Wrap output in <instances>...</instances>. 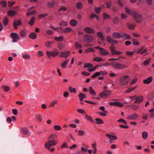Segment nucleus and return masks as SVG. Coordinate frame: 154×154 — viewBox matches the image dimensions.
<instances>
[{
	"instance_id": "obj_38",
	"label": "nucleus",
	"mask_w": 154,
	"mask_h": 154,
	"mask_svg": "<svg viewBox=\"0 0 154 154\" xmlns=\"http://www.w3.org/2000/svg\"><path fill=\"white\" fill-rule=\"evenodd\" d=\"M142 136L143 138V139H146L148 136V134L145 131H143L142 134Z\"/></svg>"
},
{
	"instance_id": "obj_58",
	"label": "nucleus",
	"mask_w": 154,
	"mask_h": 154,
	"mask_svg": "<svg viewBox=\"0 0 154 154\" xmlns=\"http://www.w3.org/2000/svg\"><path fill=\"white\" fill-rule=\"evenodd\" d=\"M103 19L105 20L110 19V18L109 16L106 13L103 14Z\"/></svg>"
},
{
	"instance_id": "obj_15",
	"label": "nucleus",
	"mask_w": 154,
	"mask_h": 154,
	"mask_svg": "<svg viewBox=\"0 0 154 154\" xmlns=\"http://www.w3.org/2000/svg\"><path fill=\"white\" fill-rule=\"evenodd\" d=\"M56 2L54 0L51 2H47V6L49 8H52L54 6Z\"/></svg>"
},
{
	"instance_id": "obj_35",
	"label": "nucleus",
	"mask_w": 154,
	"mask_h": 154,
	"mask_svg": "<svg viewBox=\"0 0 154 154\" xmlns=\"http://www.w3.org/2000/svg\"><path fill=\"white\" fill-rule=\"evenodd\" d=\"M149 116L150 118H152L154 116V108L149 111Z\"/></svg>"
},
{
	"instance_id": "obj_47",
	"label": "nucleus",
	"mask_w": 154,
	"mask_h": 154,
	"mask_svg": "<svg viewBox=\"0 0 154 154\" xmlns=\"http://www.w3.org/2000/svg\"><path fill=\"white\" fill-rule=\"evenodd\" d=\"M128 106H130L131 108H132L134 110H137L139 109L140 107L139 106H137L136 105L134 104L131 105L130 106L128 105Z\"/></svg>"
},
{
	"instance_id": "obj_21",
	"label": "nucleus",
	"mask_w": 154,
	"mask_h": 154,
	"mask_svg": "<svg viewBox=\"0 0 154 154\" xmlns=\"http://www.w3.org/2000/svg\"><path fill=\"white\" fill-rule=\"evenodd\" d=\"M28 37L29 38L32 39H35L36 38L37 35L35 32H33L30 33L29 34Z\"/></svg>"
},
{
	"instance_id": "obj_24",
	"label": "nucleus",
	"mask_w": 154,
	"mask_h": 154,
	"mask_svg": "<svg viewBox=\"0 0 154 154\" xmlns=\"http://www.w3.org/2000/svg\"><path fill=\"white\" fill-rule=\"evenodd\" d=\"M76 6L77 9L81 10L83 7V4L81 2H79L76 3Z\"/></svg>"
},
{
	"instance_id": "obj_12",
	"label": "nucleus",
	"mask_w": 154,
	"mask_h": 154,
	"mask_svg": "<svg viewBox=\"0 0 154 154\" xmlns=\"http://www.w3.org/2000/svg\"><path fill=\"white\" fill-rule=\"evenodd\" d=\"M99 53L102 55L106 56L108 55L109 54V52L106 50L102 48L101 50L99 51Z\"/></svg>"
},
{
	"instance_id": "obj_32",
	"label": "nucleus",
	"mask_w": 154,
	"mask_h": 154,
	"mask_svg": "<svg viewBox=\"0 0 154 154\" xmlns=\"http://www.w3.org/2000/svg\"><path fill=\"white\" fill-rule=\"evenodd\" d=\"M68 89L69 91L72 93H76L77 92L76 88H72L71 86L69 87Z\"/></svg>"
},
{
	"instance_id": "obj_6",
	"label": "nucleus",
	"mask_w": 154,
	"mask_h": 154,
	"mask_svg": "<svg viewBox=\"0 0 154 154\" xmlns=\"http://www.w3.org/2000/svg\"><path fill=\"white\" fill-rule=\"evenodd\" d=\"M111 93L110 90L104 91L99 94V96L101 98L107 97L109 96Z\"/></svg>"
},
{
	"instance_id": "obj_55",
	"label": "nucleus",
	"mask_w": 154,
	"mask_h": 154,
	"mask_svg": "<svg viewBox=\"0 0 154 154\" xmlns=\"http://www.w3.org/2000/svg\"><path fill=\"white\" fill-rule=\"evenodd\" d=\"M85 132L82 130H79L78 131V135L79 136H82L85 134Z\"/></svg>"
},
{
	"instance_id": "obj_48",
	"label": "nucleus",
	"mask_w": 154,
	"mask_h": 154,
	"mask_svg": "<svg viewBox=\"0 0 154 154\" xmlns=\"http://www.w3.org/2000/svg\"><path fill=\"white\" fill-rule=\"evenodd\" d=\"M72 31V29L71 28L67 27L65 29L63 32L65 33H69Z\"/></svg>"
},
{
	"instance_id": "obj_17",
	"label": "nucleus",
	"mask_w": 154,
	"mask_h": 154,
	"mask_svg": "<svg viewBox=\"0 0 154 154\" xmlns=\"http://www.w3.org/2000/svg\"><path fill=\"white\" fill-rule=\"evenodd\" d=\"M152 80V77L151 76H150L146 79L144 80L143 83L145 84H149L151 82Z\"/></svg>"
},
{
	"instance_id": "obj_64",
	"label": "nucleus",
	"mask_w": 154,
	"mask_h": 154,
	"mask_svg": "<svg viewBox=\"0 0 154 154\" xmlns=\"http://www.w3.org/2000/svg\"><path fill=\"white\" fill-rule=\"evenodd\" d=\"M77 111L82 114H84L85 113V112L82 109H77Z\"/></svg>"
},
{
	"instance_id": "obj_51",
	"label": "nucleus",
	"mask_w": 154,
	"mask_h": 154,
	"mask_svg": "<svg viewBox=\"0 0 154 154\" xmlns=\"http://www.w3.org/2000/svg\"><path fill=\"white\" fill-rule=\"evenodd\" d=\"M93 66V64L90 63H87L86 64H85L84 65V68H89L91 67H92Z\"/></svg>"
},
{
	"instance_id": "obj_49",
	"label": "nucleus",
	"mask_w": 154,
	"mask_h": 154,
	"mask_svg": "<svg viewBox=\"0 0 154 154\" xmlns=\"http://www.w3.org/2000/svg\"><path fill=\"white\" fill-rule=\"evenodd\" d=\"M52 44V42H47L45 43V45L47 47L51 48Z\"/></svg>"
},
{
	"instance_id": "obj_29",
	"label": "nucleus",
	"mask_w": 154,
	"mask_h": 154,
	"mask_svg": "<svg viewBox=\"0 0 154 154\" xmlns=\"http://www.w3.org/2000/svg\"><path fill=\"white\" fill-rule=\"evenodd\" d=\"M113 38L109 35H108L106 36V40L107 42L109 43L112 44V42L113 40Z\"/></svg>"
},
{
	"instance_id": "obj_16",
	"label": "nucleus",
	"mask_w": 154,
	"mask_h": 154,
	"mask_svg": "<svg viewBox=\"0 0 154 154\" xmlns=\"http://www.w3.org/2000/svg\"><path fill=\"white\" fill-rule=\"evenodd\" d=\"M17 12L15 11L10 10L8 12V15L10 17H13L16 15Z\"/></svg>"
},
{
	"instance_id": "obj_60",
	"label": "nucleus",
	"mask_w": 154,
	"mask_h": 154,
	"mask_svg": "<svg viewBox=\"0 0 154 154\" xmlns=\"http://www.w3.org/2000/svg\"><path fill=\"white\" fill-rule=\"evenodd\" d=\"M101 10V8L100 7H97L95 8V12L97 14H99Z\"/></svg>"
},
{
	"instance_id": "obj_18",
	"label": "nucleus",
	"mask_w": 154,
	"mask_h": 154,
	"mask_svg": "<svg viewBox=\"0 0 154 154\" xmlns=\"http://www.w3.org/2000/svg\"><path fill=\"white\" fill-rule=\"evenodd\" d=\"M69 59H66L63 62L61 63V66L63 69H65L67 66V64L68 63Z\"/></svg>"
},
{
	"instance_id": "obj_27",
	"label": "nucleus",
	"mask_w": 154,
	"mask_h": 154,
	"mask_svg": "<svg viewBox=\"0 0 154 154\" xmlns=\"http://www.w3.org/2000/svg\"><path fill=\"white\" fill-rule=\"evenodd\" d=\"M78 97H79L80 101H82L83 99L86 97V95L82 93H80L78 95Z\"/></svg>"
},
{
	"instance_id": "obj_5",
	"label": "nucleus",
	"mask_w": 154,
	"mask_h": 154,
	"mask_svg": "<svg viewBox=\"0 0 154 154\" xmlns=\"http://www.w3.org/2000/svg\"><path fill=\"white\" fill-rule=\"evenodd\" d=\"M56 144L57 143L55 140H53L46 142L45 144V146L46 148L49 149L51 147L56 145Z\"/></svg>"
},
{
	"instance_id": "obj_10",
	"label": "nucleus",
	"mask_w": 154,
	"mask_h": 154,
	"mask_svg": "<svg viewBox=\"0 0 154 154\" xmlns=\"http://www.w3.org/2000/svg\"><path fill=\"white\" fill-rule=\"evenodd\" d=\"M138 116L139 115L138 114L134 113L128 116L127 117V119L130 120H135L137 118Z\"/></svg>"
},
{
	"instance_id": "obj_4",
	"label": "nucleus",
	"mask_w": 154,
	"mask_h": 154,
	"mask_svg": "<svg viewBox=\"0 0 154 154\" xmlns=\"http://www.w3.org/2000/svg\"><path fill=\"white\" fill-rule=\"evenodd\" d=\"M48 57L49 58L51 57H55L57 56L59 53V51L57 49H54L53 51H47L46 52Z\"/></svg>"
},
{
	"instance_id": "obj_20",
	"label": "nucleus",
	"mask_w": 154,
	"mask_h": 154,
	"mask_svg": "<svg viewBox=\"0 0 154 154\" xmlns=\"http://www.w3.org/2000/svg\"><path fill=\"white\" fill-rule=\"evenodd\" d=\"M105 135L109 139H112V140H115L117 139V138L116 136L110 134H106Z\"/></svg>"
},
{
	"instance_id": "obj_46",
	"label": "nucleus",
	"mask_w": 154,
	"mask_h": 154,
	"mask_svg": "<svg viewBox=\"0 0 154 154\" xmlns=\"http://www.w3.org/2000/svg\"><path fill=\"white\" fill-rule=\"evenodd\" d=\"M55 39L58 41H62L63 40L64 37L63 36H60L59 37H55Z\"/></svg>"
},
{
	"instance_id": "obj_19",
	"label": "nucleus",
	"mask_w": 154,
	"mask_h": 154,
	"mask_svg": "<svg viewBox=\"0 0 154 154\" xmlns=\"http://www.w3.org/2000/svg\"><path fill=\"white\" fill-rule=\"evenodd\" d=\"M92 146L93 149V154H96L97 152V149L96 143H94L92 144Z\"/></svg>"
},
{
	"instance_id": "obj_13",
	"label": "nucleus",
	"mask_w": 154,
	"mask_h": 154,
	"mask_svg": "<svg viewBox=\"0 0 154 154\" xmlns=\"http://www.w3.org/2000/svg\"><path fill=\"white\" fill-rule=\"evenodd\" d=\"M143 100V97L141 96H140L138 97L136 96L135 101L134 103H141Z\"/></svg>"
},
{
	"instance_id": "obj_23",
	"label": "nucleus",
	"mask_w": 154,
	"mask_h": 154,
	"mask_svg": "<svg viewBox=\"0 0 154 154\" xmlns=\"http://www.w3.org/2000/svg\"><path fill=\"white\" fill-rule=\"evenodd\" d=\"M137 86H134L129 88L125 91V92L127 93H130L131 92L133 91L135 89L137 88Z\"/></svg>"
},
{
	"instance_id": "obj_59",
	"label": "nucleus",
	"mask_w": 154,
	"mask_h": 154,
	"mask_svg": "<svg viewBox=\"0 0 154 154\" xmlns=\"http://www.w3.org/2000/svg\"><path fill=\"white\" fill-rule=\"evenodd\" d=\"M75 47L77 48H82V46L81 44L78 42H75Z\"/></svg>"
},
{
	"instance_id": "obj_63",
	"label": "nucleus",
	"mask_w": 154,
	"mask_h": 154,
	"mask_svg": "<svg viewBox=\"0 0 154 154\" xmlns=\"http://www.w3.org/2000/svg\"><path fill=\"white\" fill-rule=\"evenodd\" d=\"M134 51H127L126 52V54L128 56H131L134 55Z\"/></svg>"
},
{
	"instance_id": "obj_54",
	"label": "nucleus",
	"mask_w": 154,
	"mask_h": 154,
	"mask_svg": "<svg viewBox=\"0 0 154 154\" xmlns=\"http://www.w3.org/2000/svg\"><path fill=\"white\" fill-rule=\"evenodd\" d=\"M94 50L92 48H89L85 51V52L86 53H89L94 52Z\"/></svg>"
},
{
	"instance_id": "obj_45",
	"label": "nucleus",
	"mask_w": 154,
	"mask_h": 154,
	"mask_svg": "<svg viewBox=\"0 0 154 154\" xmlns=\"http://www.w3.org/2000/svg\"><path fill=\"white\" fill-rule=\"evenodd\" d=\"M119 22V18L117 17H115L112 20L113 23L115 24H117Z\"/></svg>"
},
{
	"instance_id": "obj_57",
	"label": "nucleus",
	"mask_w": 154,
	"mask_h": 154,
	"mask_svg": "<svg viewBox=\"0 0 154 154\" xmlns=\"http://www.w3.org/2000/svg\"><path fill=\"white\" fill-rule=\"evenodd\" d=\"M67 10V8L65 7H62L60 8L58 10L59 12H60L61 11H64Z\"/></svg>"
},
{
	"instance_id": "obj_28",
	"label": "nucleus",
	"mask_w": 154,
	"mask_h": 154,
	"mask_svg": "<svg viewBox=\"0 0 154 154\" xmlns=\"http://www.w3.org/2000/svg\"><path fill=\"white\" fill-rule=\"evenodd\" d=\"M89 91L92 95L95 96L96 95V93L91 86L89 88Z\"/></svg>"
},
{
	"instance_id": "obj_3",
	"label": "nucleus",
	"mask_w": 154,
	"mask_h": 154,
	"mask_svg": "<svg viewBox=\"0 0 154 154\" xmlns=\"http://www.w3.org/2000/svg\"><path fill=\"white\" fill-rule=\"evenodd\" d=\"M111 66L114 69L121 70L127 68L126 66L123 64L119 63L117 62L114 61L111 63Z\"/></svg>"
},
{
	"instance_id": "obj_22",
	"label": "nucleus",
	"mask_w": 154,
	"mask_h": 154,
	"mask_svg": "<svg viewBox=\"0 0 154 154\" xmlns=\"http://www.w3.org/2000/svg\"><path fill=\"white\" fill-rule=\"evenodd\" d=\"M19 34L20 37L22 38H25L26 35V31L23 30H21Z\"/></svg>"
},
{
	"instance_id": "obj_33",
	"label": "nucleus",
	"mask_w": 154,
	"mask_h": 154,
	"mask_svg": "<svg viewBox=\"0 0 154 154\" xmlns=\"http://www.w3.org/2000/svg\"><path fill=\"white\" fill-rule=\"evenodd\" d=\"M93 60L95 61L100 62L104 60V59L100 57H95L93 59Z\"/></svg>"
},
{
	"instance_id": "obj_11",
	"label": "nucleus",
	"mask_w": 154,
	"mask_h": 154,
	"mask_svg": "<svg viewBox=\"0 0 154 154\" xmlns=\"http://www.w3.org/2000/svg\"><path fill=\"white\" fill-rule=\"evenodd\" d=\"M69 54L70 52L69 51L63 52L61 53L60 56L61 57H65L66 59H68L67 57L69 55Z\"/></svg>"
},
{
	"instance_id": "obj_14",
	"label": "nucleus",
	"mask_w": 154,
	"mask_h": 154,
	"mask_svg": "<svg viewBox=\"0 0 154 154\" xmlns=\"http://www.w3.org/2000/svg\"><path fill=\"white\" fill-rule=\"evenodd\" d=\"M84 30L86 32L89 33H93L94 32L93 29L88 27L85 28Z\"/></svg>"
},
{
	"instance_id": "obj_8",
	"label": "nucleus",
	"mask_w": 154,
	"mask_h": 154,
	"mask_svg": "<svg viewBox=\"0 0 154 154\" xmlns=\"http://www.w3.org/2000/svg\"><path fill=\"white\" fill-rule=\"evenodd\" d=\"M93 40V37L91 35H86L84 37V41L86 43H90Z\"/></svg>"
},
{
	"instance_id": "obj_62",
	"label": "nucleus",
	"mask_w": 154,
	"mask_h": 154,
	"mask_svg": "<svg viewBox=\"0 0 154 154\" xmlns=\"http://www.w3.org/2000/svg\"><path fill=\"white\" fill-rule=\"evenodd\" d=\"M8 20L7 17H5L3 20V23L5 26L7 25L8 23Z\"/></svg>"
},
{
	"instance_id": "obj_44",
	"label": "nucleus",
	"mask_w": 154,
	"mask_h": 154,
	"mask_svg": "<svg viewBox=\"0 0 154 154\" xmlns=\"http://www.w3.org/2000/svg\"><path fill=\"white\" fill-rule=\"evenodd\" d=\"M124 104L122 103L116 101L115 106H118L119 107H122L123 106Z\"/></svg>"
},
{
	"instance_id": "obj_31",
	"label": "nucleus",
	"mask_w": 154,
	"mask_h": 154,
	"mask_svg": "<svg viewBox=\"0 0 154 154\" xmlns=\"http://www.w3.org/2000/svg\"><path fill=\"white\" fill-rule=\"evenodd\" d=\"M2 88L3 90L6 92L8 91L10 89V88L7 85H2Z\"/></svg>"
},
{
	"instance_id": "obj_26",
	"label": "nucleus",
	"mask_w": 154,
	"mask_h": 154,
	"mask_svg": "<svg viewBox=\"0 0 154 154\" xmlns=\"http://www.w3.org/2000/svg\"><path fill=\"white\" fill-rule=\"evenodd\" d=\"M23 57L24 59L31 60V57L30 54H23Z\"/></svg>"
},
{
	"instance_id": "obj_40",
	"label": "nucleus",
	"mask_w": 154,
	"mask_h": 154,
	"mask_svg": "<svg viewBox=\"0 0 154 154\" xmlns=\"http://www.w3.org/2000/svg\"><path fill=\"white\" fill-rule=\"evenodd\" d=\"M35 20V17H32L29 22V24L30 26H32L34 23Z\"/></svg>"
},
{
	"instance_id": "obj_1",
	"label": "nucleus",
	"mask_w": 154,
	"mask_h": 154,
	"mask_svg": "<svg viewBox=\"0 0 154 154\" xmlns=\"http://www.w3.org/2000/svg\"><path fill=\"white\" fill-rule=\"evenodd\" d=\"M125 12L130 15H133L134 17L136 19L135 21L138 23L141 22V20L138 19H141L142 18L141 15L138 14L136 12L128 8H126L125 10Z\"/></svg>"
},
{
	"instance_id": "obj_52",
	"label": "nucleus",
	"mask_w": 154,
	"mask_h": 154,
	"mask_svg": "<svg viewBox=\"0 0 154 154\" xmlns=\"http://www.w3.org/2000/svg\"><path fill=\"white\" fill-rule=\"evenodd\" d=\"M60 26H67L68 24L65 21H62L59 24Z\"/></svg>"
},
{
	"instance_id": "obj_25",
	"label": "nucleus",
	"mask_w": 154,
	"mask_h": 154,
	"mask_svg": "<svg viewBox=\"0 0 154 154\" xmlns=\"http://www.w3.org/2000/svg\"><path fill=\"white\" fill-rule=\"evenodd\" d=\"M69 23L70 25L73 26H76L78 24L77 21L74 19L71 20L70 21Z\"/></svg>"
},
{
	"instance_id": "obj_36",
	"label": "nucleus",
	"mask_w": 154,
	"mask_h": 154,
	"mask_svg": "<svg viewBox=\"0 0 154 154\" xmlns=\"http://www.w3.org/2000/svg\"><path fill=\"white\" fill-rule=\"evenodd\" d=\"M122 37L125 38V39H129L131 38L130 36L128 35L123 33L122 34Z\"/></svg>"
},
{
	"instance_id": "obj_9",
	"label": "nucleus",
	"mask_w": 154,
	"mask_h": 154,
	"mask_svg": "<svg viewBox=\"0 0 154 154\" xmlns=\"http://www.w3.org/2000/svg\"><path fill=\"white\" fill-rule=\"evenodd\" d=\"M122 32H115L113 33L112 35V37L115 39H119L122 37Z\"/></svg>"
},
{
	"instance_id": "obj_37",
	"label": "nucleus",
	"mask_w": 154,
	"mask_h": 154,
	"mask_svg": "<svg viewBox=\"0 0 154 154\" xmlns=\"http://www.w3.org/2000/svg\"><path fill=\"white\" fill-rule=\"evenodd\" d=\"M95 120L96 122V124L97 125L100 124H103L104 123V122L103 120L99 118H96L95 119Z\"/></svg>"
},
{
	"instance_id": "obj_30",
	"label": "nucleus",
	"mask_w": 154,
	"mask_h": 154,
	"mask_svg": "<svg viewBox=\"0 0 154 154\" xmlns=\"http://www.w3.org/2000/svg\"><path fill=\"white\" fill-rule=\"evenodd\" d=\"M111 53L112 55H120L122 54V52L121 51L114 50L111 51Z\"/></svg>"
},
{
	"instance_id": "obj_39",
	"label": "nucleus",
	"mask_w": 154,
	"mask_h": 154,
	"mask_svg": "<svg viewBox=\"0 0 154 154\" xmlns=\"http://www.w3.org/2000/svg\"><path fill=\"white\" fill-rule=\"evenodd\" d=\"M97 35L101 40H103L104 39V37L103 35V33L101 32L100 31L98 32Z\"/></svg>"
},
{
	"instance_id": "obj_61",
	"label": "nucleus",
	"mask_w": 154,
	"mask_h": 154,
	"mask_svg": "<svg viewBox=\"0 0 154 154\" xmlns=\"http://www.w3.org/2000/svg\"><path fill=\"white\" fill-rule=\"evenodd\" d=\"M0 4L3 7L7 6V2L6 1H1L0 2Z\"/></svg>"
},
{
	"instance_id": "obj_7",
	"label": "nucleus",
	"mask_w": 154,
	"mask_h": 154,
	"mask_svg": "<svg viewBox=\"0 0 154 154\" xmlns=\"http://www.w3.org/2000/svg\"><path fill=\"white\" fill-rule=\"evenodd\" d=\"M11 36L13 39L12 42L13 43L17 42V40L20 39V37L16 33L13 32L11 34Z\"/></svg>"
},
{
	"instance_id": "obj_50",
	"label": "nucleus",
	"mask_w": 154,
	"mask_h": 154,
	"mask_svg": "<svg viewBox=\"0 0 154 154\" xmlns=\"http://www.w3.org/2000/svg\"><path fill=\"white\" fill-rule=\"evenodd\" d=\"M36 12L37 11H32L28 12L26 13V15L27 16H29L31 15L35 14Z\"/></svg>"
},
{
	"instance_id": "obj_53",
	"label": "nucleus",
	"mask_w": 154,
	"mask_h": 154,
	"mask_svg": "<svg viewBox=\"0 0 154 154\" xmlns=\"http://www.w3.org/2000/svg\"><path fill=\"white\" fill-rule=\"evenodd\" d=\"M101 75L100 72H95L94 74H93L91 77V78H94L97 77L98 76H99Z\"/></svg>"
},
{
	"instance_id": "obj_56",
	"label": "nucleus",
	"mask_w": 154,
	"mask_h": 154,
	"mask_svg": "<svg viewBox=\"0 0 154 154\" xmlns=\"http://www.w3.org/2000/svg\"><path fill=\"white\" fill-rule=\"evenodd\" d=\"M54 129L56 130L60 131L62 129L61 127L59 125H55L54 126Z\"/></svg>"
},
{
	"instance_id": "obj_43",
	"label": "nucleus",
	"mask_w": 154,
	"mask_h": 154,
	"mask_svg": "<svg viewBox=\"0 0 154 154\" xmlns=\"http://www.w3.org/2000/svg\"><path fill=\"white\" fill-rule=\"evenodd\" d=\"M22 131L25 134H28L29 132L28 129L26 128H23L22 129Z\"/></svg>"
},
{
	"instance_id": "obj_41",
	"label": "nucleus",
	"mask_w": 154,
	"mask_h": 154,
	"mask_svg": "<svg viewBox=\"0 0 154 154\" xmlns=\"http://www.w3.org/2000/svg\"><path fill=\"white\" fill-rule=\"evenodd\" d=\"M36 119L38 122H41L42 120L41 115L40 114H38L37 115L36 117Z\"/></svg>"
},
{
	"instance_id": "obj_34",
	"label": "nucleus",
	"mask_w": 154,
	"mask_h": 154,
	"mask_svg": "<svg viewBox=\"0 0 154 154\" xmlns=\"http://www.w3.org/2000/svg\"><path fill=\"white\" fill-rule=\"evenodd\" d=\"M85 117L86 119L91 122L92 123H94V120H93L92 118L90 116H89L87 115H85Z\"/></svg>"
},
{
	"instance_id": "obj_42",
	"label": "nucleus",
	"mask_w": 154,
	"mask_h": 154,
	"mask_svg": "<svg viewBox=\"0 0 154 154\" xmlns=\"http://www.w3.org/2000/svg\"><path fill=\"white\" fill-rule=\"evenodd\" d=\"M94 18H96L97 20H99V18L97 15L94 14H91L90 16V19L91 20H92Z\"/></svg>"
},
{
	"instance_id": "obj_2",
	"label": "nucleus",
	"mask_w": 154,
	"mask_h": 154,
	"mask_svg": "<svg viewBox=\"0 0 154 154\" xmlns=\"http://www.w3.org/2000/svg\"><path fill=\"white\" fill-rule=\"evenodd\" d=\"M130 79V77L128 75L122 76L119 79V84L122 86H125L127 84Z\"/></svg>"
}]
</instances>
